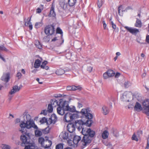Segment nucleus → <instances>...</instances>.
I'll use <instances>...</instances> for the list:
<instances>
[{"mask_svg":"<svg viewBox=\"0 0 149 149\" xmlns=\"http://www.w3.org/2000/svg\"><path fill=\"white\" fill-rule=\"evenodd\" d=\"M81 132L84 136L81 141L84 142L83 145L84 146L90 143L95 135V132L90 128H83Z\"/></svg>","mask_w":149,"mask_h":149,"instance_id":"1","label":"nucleus"},{"mask_svg":"<svg viewBox=\"0 0 149 149\" xmlns=\"http://www.w3.org/2000/svg\"><path fill=\"white\" fill-rule=\"evenodd\" d=\"M81 114L82 115L84 118L86 120L85 122L84 121V126H86L90 127L91 126L93 123L92 119L93 115L91 113V112L89 108L84 109H81Z\"/></svg>","mask_w":149,"mask_h":149,"instance_id":"2","label":"nucleus"},{"mask_svg":"<svg viewBox=\"0 0 149 149\" xmlns=\"http://www.w3.org/2000/svg\"><path fill=\"white\" fill-rule=\"evenodd\" d=\"M20 126L21 128L20 131L22 133L26 135H27L28 133H27V130L26 128L30 129L33 127L35 129H38L37 126L35 125L34 122L33 120H31L26 121L24 119V120L21 122Z\"/></svg>","mask_w":149,"mask_h":149,"instance_id":"3","label":"nucleus"},{"mask_svg":"<svg viewBox=\"0 0 149 149\" xmlns=\"http://www.w3.org/2000/svg\"><path fill=\"white\" fill-rule=\"evenodd\" d=\"M64 101L63 99H60L58 107L57 108V112L59 114L63 115L66 113Z\"/></svg>","mask_w":149,"mask_h":149,"instance_id":"4","label":"nucleus"},{"mask_svg":"<svg viewBox=\"0 0 149 149\" xmlns=\"http://www.w3.org/2000/svg\"><path fill=\"white\" fill-rule=\"evenodd\" d=\"M55 28L54 26L52 24L47 25L45 28L44 32L48 36L53 35L55 33Z\"/></svg>","mask_w":149,"mask_h":149,"instance_id":"5","label":"nucleus"},{"mask_svg":"<svg viewBox=\"0 0 149 149\" xmlns=\"http://www.w3.org/2000/svg\"><path fill=\"white\" fill-rule=\"evenodd\" d=\"M73 123L79 131H80L81 130L82 131L83 128H85L84 127V121L82 120H77Z\"/></svg>","mask_w":149,"mask_h":149,"instance_id":"6","label":"nucleus"},{"mask_svg":"<svg viewBox=\"0 0 149 149\" xmlns=\"http://www.w3.org/2000/svg\"><path fill=\"white\" fill-rule=\"evenodd\" d=\"M144 107V112L148 116H149V100H144L143 103Z\"/></svg>","mask_w":149,"mask_h":149,"instance_id":"7","label":"nucleus"},{"mask_svg":"<svg viewBox=\"0 0 149 149\" xmlns=\"http://www.w3.org/2000/svg\"><path fill=\"white\" fill-rule=\"evenodd\" d=\"M63 118V120L66 122H69L74 119L73 117L75 115V114H72L70 113L67 112L65 113Z\"/></svg>","mask_w":149,"mask_h":149,"instance_id":"8","label":"nucleus"},{"mask_svg":"<svg viewBox=\"0 0 149 149\" xmlns=\"http://www.w3.org/2000/svg\"><path fill=\"white\" fill-rule=\"evenodd\" d=\"M65 108L64 109H65L66 111L67 112H74L76 111V109L75 107L73 106H69L68 103V101H64Z\"/></svg>","mask_w":149,"mask_h":149,"instance_id":"9","label":"nucleus"},{"mask_svg":"<svg viewBox=\"0 0 149 149\" xmlns=\"http://www.w3.org/2000/svg\"><path fill=\"white\" fill-rule=\"evenodd\" d=\"M60 5L63 10H69L70 6L68 3L66 2L65 0H62L59 2Z\"/></svg>","mask_w":149,"mask_h":149,"instance_id":"10","label":"nucleus"},{"mask_svg":"<svg viewBox=\"0 0 149 149\" xmlns=\"http://www.w3.org/2000/svg\"><path fill=\"white\" fill-rule=\"evenodd\" d=\"M115 73L112 70H109L103 74L104 78L106 79L109 77H111L115 75Z\"/></svg>","mask_w":149,"mask_h":149,"instance_id":"11","label":"nucleus"},{"mask_svg":"<svg viewBox=\"0 0 149 149\" xmlns=\"http://www.w3.org/2000/svg\"><path fill=\"white\" fill-rule=\"evenodd\" d=\"M10 79V74L9 73H3L1 78V79L6 83L8 82Z\"/></svg>","mask_w":149,"mask_h":149,"instance_id":"12","label":"nucleus"},{"mask_svg":"<svg viewBox=\"0 0 149 149\" xmlns=\"http://www.w3.org/2000/svg\"><path fill=\"white\" fill-rule=\"evenodd\" d=\"M75 126L73 123L68 124L67 126V130L70 133L74 132L75 130Z\"/></svg>","mask_w":149,"mask_h":149,"instance_id":"13","label":"nucleus"},{"mask_svg":"<svg viewBox=\"0 0 149 149\" xmlns=\"http://www.w3.org/2000/svg\"><path fill=\"white\" fill-rule=\"evenodd\" d=\"M124 28L132 34L137 33L139 32V29H133L127 26H125Z\"/></svg>","mask_w":149,"mask_h":149,"instance_id":"14","label":"nucleus"},{"mask_svg":"<svg viewBox=\"0 0 149 149\" xmlns=\"http://www.w3.org/2000/svg\"><path fill=\"white\" fill-rule=\"evenodd\" d=\"M20 139L22 142L21 144L22 146H24L26 144H28L29 142L27 141V137L25 135H22L20 136Z\"/></svg>","mask_w":149,"mask_h":149,"instance_id":"15","label":"nucleus"},{"mask_svg":"<svg viewBox=\"0 0 149 149\" xmlns=\"http://www.w3.org/2000/svg\"><path fill=\"white\" fill-rule=\"evenodd\" d=\"M67 90L68 91H75L77 90H81V87L80 86H76L72 85V86H68L67 87Z\"/></svg>","mask_w":149,"mask_h":149,"instance_id":"16","label":"nucleus"},{"mask_svg":"<svg viewBox=\"0 0 149 149\" xmlns=\"http://www.w3.org/2000/svg\"><path fill=\"white\" fill-rule=\"evenodd\" d=\"M129 95L127 92H125L123 93L121 97L122 100L125 102H129Z\"/></svg>","mask_w":149,"mask_h":149,"instance_id":"17","label":"nucleus"},{"mask_svg":"<svg viewBox=\"0 0 149 149\" xmlns=\"http://www.w3.org/2000/svg\"><path fill=\"white\" fill-rule=\"evenodd\" d=\"M49 17H54L56 18V14L54 11V6L53 5H52L50 8V13L48 15Z\"/></svg>","mask_w":149,"mask_h":149,"instance_id":"18","label":"nucleus"},{"mask_svg":"<svg viewBox=\"0 0 149 149\" xmlns=\"http://www.w3.org/2000/svg\"><path fill=\"white\" fill-rule=\"evenodd\" d=\"M104 130L103 131V139H107L109 135V131H108V128L107 127H105Z\"/></svg>","mask_w":149,"mask_h":149,"instance_id":"19","label":"nucleus"},{"mask_svg":"<svg viewBox=\"0 0 149 149\" xmlns=\"http://www.w3.org/2000/svg\"><path fill=\"white\" fill-rule=\"evenodd\" d=\"M20 89V88L18 86L15 85L13 87L12 89L9 92V94L12 95L15 93V92L18 91Z\"/></svg>","mask_w":149,"mask_h":149,"instance_id":"20","label":"nucleus"},{"mask_svg":"<svg viewBox=\"0 0 149 149\" xmlns=\"http://www.w3.org/2000/svg\"><path fill=\"white\" fill-rule=\"evenodd\" d=\"M52 144V142L51 141L49 140H46L42 147L45 148H49Z\"/></svg>","mask_w":149,"mask_h":149,"instance_id":"21","label":"nucleus"},{"mask_svg":"<svg viewBox=\"0 0 149 149\" xmlns=\"http://www.w3.org/2000/svg\"><path fill=\"white\" fill-rule=\"evenodd\" d=\"M59 137L64 140H67L68 138V134L65 132H62L60 135Z\"/></svg>","mask_w":149,"mask_h":149,"instance_id":"22","label":"nucleus"},{"mask_svg":"<svg viewBox=\"0 0 149 149\" xmlns=\"http://www.w3.org/2000/svg\"><path fill=\"white\" fill-rule=\"evenodd\" d=\"M125 9H124V7L122 5L118 7V13L120 16H123V12L125 11Z\"/></svg>","mask_w":149,"mask_h":149,"instance_id":"23","label":"nucleus"},{"mask_svg":"<svg viewBox=\"0 0 149 149\" xmlns=\"http://www.w3.org/2000/svg\"><path fill=\"white\" fill-rule=\"evenodd\" d=\"M135 110L140 111L142 110V107L141 104L138 102H136L134 107Z\"/></svg>","mask_w":149,"mask_h":149,"instance_id":"24","label":"nucleus"},{"mask_svg":"<svg viewBox=\"0 0 149 149\" xmlns=\"http://www.w3.org/2000/svg\"><path fill=\"white\" fill-rule=\"evenodd\" d=\"M81 139V137L78 136H75L73 139V142L75 145H77L79 141H80Z\"/></svg>","mask_w":149,"mask_h":149,"instance_id":"25","label":"nucleus"},{"mask_svg":"<svg viewBox=\"0 0 149 149\" xmlns=\"http://www.w3.org/2000/svg\"><path fill=\"white\" fill-rule=\"evenodd\" d=\"M51 103L52 105L54 107H56L57 106L58 107L59 104V100L58 101L55 99H52L51 101Z\"/></svg>","mask_w":149,"mask_h":149,"instance_id":"26","label":"nucleus"},{"mask_svg":"<svg viewBox=\"0 0 149 149\" xmlns=\"http://www.w3.org/2000/svg\"><path fill=\"white\" fill-rule=\"evenodd\" d=\"M47 63V61H44L42 63V65H40V67L42 69L48 70L49 67L47 66L46 65Z\"/></svg>","mask_w":149,"mask_h":149,"instance_id":"27","label":"nucleus"},{"mask_svg":"<svg viewBox=\"0 0 149 149\" xmlns=\"http://www.w3.org/2000/svg\"><path fill=\"white\" fill-rule=\"evenodd\" d=\"M41 61L40 60L36 59L34 64V67L35 68H38L40 66Z\"/></svg>","mask_w":149,"mask_h":149,"instance_id":"28","label":"nucleus"},{"mask_svg":"<svg viewBox=\"0 0 149 149\" xmlns=\"http://www.w3.org/2000/svg\"><path fill=\"white\" fill-rule=\"evenodd\" d=\"M134 26L139 28L141 27L142 26V23L141 21L138 19H136Z\"/></svg>","mask_w":149,"mask_h":149,"instance_id":"29","label":"nucleus"},{"mask_svg":"<svg viewBox=\"0 0 149 149\" xmlns=\"http://www.w3.org/2000/svg\"><path fill=\"white\" fill-rule=\"evenodd\" d=\"M35 45L37 48L39 49H41L42 48V45L38 40L35 41Z\"/></svg>","mask_w":149,"mask_h":149,"instance_id":"30","label":"nucleus"},{"mask_svg":"<svg viewBox=\"0 0 149 149\" xmlns=\"http://www.w3.org/2000/svg\"><path fill=\"white\" fill-rule=\"evenodd\" d=\"M77 0H68V3L70 7H73L76 4Z\"/></svg>","mask_w":149,"mask_h":149,"instance_id":"31","label":"nucleus"},{"mask_svg":"<svg viewBox=\"0 0 149 149\" xmlns=\"http://www.w3.org/2000/svg\"><path fill=\"white\" fill-rule=\"evenodd\" d=\"M65 73V70L62 69L60 68L57 70L56 72V73L58 75H61Z\"/></svg>","mask_w":149,"mask_h":149,"instance_id":"32","label":"nucleus"},{"mask_svg":"<svg viewBox=\"0 0 149 149\" xmlns=\"http://www.w3.org/2000/svg\"><path fill=\"white\" fill-rule=\"evenodd\" d=\"M109 111V109L106 106L103 107V114L106 115L108 114Z\"/></svg>","mask_w":149,"mask_h":149,"instance_id":"33","label":"nucleus"},{"mask_svg":"<svg viewBox=\"0 0 149 149\" xmlns=\"http://www.w3.org/2000/svg\"><path fill=\"white\" fill-rule=\"evenodd\" d=\"M0 147L2 149H10L11 148V147L10 146L5 144H1Z\"/></svg>","mask_w":149,"mask_h":149,"instance_id":"34","label":"nucleus"},{"mask_svg":"<svg viewBox=\"0 0 149 149\" xmlns=\"http://www.w3.org/2000/svg\"><path fill=\"white\" fill-rule=\"evenodd\" d=\"M43 24V23L42 21H41L40 22H36L35 24V26L36 28H38L42 26Z\"/></svg>","mask_w":149,"mask_h":149,"instance_id":"35","label":"nucleus"},{"mask_svg":"<svg viewBox=\"0 0 149 149\" xmlns=\"http://www.w3.org/2000/svg\"><path fill=\"white\" fill-rule=\"evenodd\" d=\"M51 118L52 119L53 122H54V124H55L57 120V118L56 116L54 113L52 114L51 116Z\"/></svg>","mask_w":149,"mask_h":149,"instance_id":"36","label":"nucleus"},{"mask_svg":"<svg viewBox=\"0 0 149 149\" xmlns=\"http://www.w3.org/2000/svg\"><path fill=\"white\" fill-rule=\"evenodd\" d=\"M56 33L61 35V37L62 38L63 36V32L62 30L59 27H58L56 29Z\"/></svg>","mask_w":149,"mask_h":149,"instance_id":"37","label":"nucleus"},{"mask_svg":"<svg viewBox=\"0 0 149 149\" xmlns=\"http://www.w3.org/2000/svg\"><path fill=\"white\" fill-rule=\"evenodd\" d=\"M45 141L46 140H45L42 137H39L38 139L39 143L41 144L42 146L44 144Z\"/></svg>","mask_w":149,"mask_h":149,"instance_id":"38","label":"nucleus"},{"mask_svg":"<svg viewBox=\"0 0 149 149\" xmlns=\"http://www.w3.org/2000/svg\"><path fill=\"white\" fill-rule=\"evenodd\" d=\"M49 113H51L53 110V107L51 104H49L48 106L47 110Z\"/></svg>","mask_w":149,"mask_h":149,"instance_id":"39","label":"nucleus"},{"mask_svg":"<svg viewBox=\"0 0 149 149\" xmlns=\"http://www.w3.org/2000/svg\"><path fill=\"white\" fill-rule=\"evenodd\" d=\"M35 133L36 136V137L40 136L42 134V133L40 131L38 130H36L35 131Z\"/></svg>","mask_w":149,"mask_h":149,"instance_id":"40","label":"nucleus"},{"mask_svg":"<svg viewBox=\"0 0 149 149\" xmlns=\"http://www.w3.org/2000/svg\"><path fill=\"white\" fill-rule=\"evenodd\" d=\"M25 115L26 116H24V119H25L26 121L32 120L31 119V117L30 115L25 114Z\"/></svg>","mask_w":149,"mask_h":149,"instance_id":"41","label":"nucleus"},{"mask_svg":"<svg viewBox=\"0 0 149 149\" xmlns=\"http://www.w3.org/2000/svg\"><path fill=\"white\" fill-rule=\"evenodd\" d=\"M50 129L49 127H47L42 130V132L45 134H47L49 132Z\"/></svg>","mask_w":149,"mask_h":149,"instance_id":"42","label":"nucleus"},{"mask_svg":"<svg viewBox=\"0 0 149 149\" xmlns=\"http://www.w3.org/2000/svg\"><path fill=\"white\" fill-rule=\"evenodd\" d=\"M132 140H134L136 141H139V139L135 134H133L132 137Z\"/></svg>","mask_w":149,"mask_h":149,"instance_id":"43","label":"nucleus"},{"mask_svg":"<svg viewBox=\"0 0 149 149\" xmlns=\"http://www.w3.org/2000/svg\"><path fill=\"white\" fill-rule=\"evenodd\" d=\"M26 21H25L24 25L25 26H28L30 24V23H31L30 22L31 18L29 19V18L27 19Z\"/></svg>","mask_w":149,"mask_h":149,"instance_id":"44","label":"nucleus"},{"mask_svg":"<svg viewBox=\"0 0 149 149\" xmlns=\"http://www.w3.org/2000/svg\"><path fill=\"white\" fill-rule=\"evenodd\" d=\"M35 147L33 145L25 146L24 149H34Z\"/></svg>","mask_w":149,"mask_h":149,"instance_id":"45","label":"nucleus"},{"mask_svg":"<svg viewBox=\"0 0 149 149\" xmlns=\"http://www.w3.org/2000/svg\"><path fill=\"white\" fill-rule=\"evenodd\" d=\"M97 6L99 8H100L102 5V0H98Z\"/></svg>","mask_w":149,"mask_h":149,"instance_id":"46","label":"nucleus"},{"mask_svg":"<svg viewBox=\"0 0 149 149\" xmlns=\"http://www.w3.org/2000/svg\"><path fill=\"white\" fill-rule=\"evenodd\" d=\"M47 125H50L51 124H54V122L52 121V119L50 118H49L48 120L47 119Z\"/></svg>","mask_w":149,"mask_h":149,"instance_id":"47","label":"nucleus"},{"mask_svg":"<svg viewBox=\"0 0 149 149\" xmlns=\"http://www.w3.org/2000/svg\"><path fill=\"white\" fill-rule=\"evenodd\" d=\"M47 119L45 117L42 118L40 120V122L42 123H47Z\"/></svg>","mask_w":149,"mask_h":149,"instance_id":"48","label":"nucleus"},{"mask_svg":"<svg viewBox=\"0 0 149 149\" xmlns=\"http://www.w3.org/2000/svg\"><path fill=\"white\" fill-rule=\"evenodd\" d=\"M0 50L8 52V50L3 45L0 46Z\"/></svg>","mask_w":149,"mask_h":149,"instance_id":"49","label":"nucleus"},{"mask_svg":"<svg viewBox=\"0 0 149 149\" xmlns=\"http://www.w3.org/2000/svg\"><path fill=\"white\" fill-rule=\"evenodd\" d=\"M22 76V75L21 73L18 72L17 73L16 76V77L18 78V79H20L21 78Z\"/></svg>","mask_w":149,"mask_h":149,"instance_id":"50","label":"nucleus"},{"mask_svg":"<svg viewBox=\"0 0 149 149\" xmlns=\"http://www.w3.org/2000/svg\"><path fill=\"white\" fill-rule=\"evenodd\" d=\"M105 140H103V143L107 146H110L111 145V144L110 143L108 142L107 140L105 142Z\"/></svg>","mask_w":149,"mask_h":149,"instance_id":"51","label":"nucleus"},{"mask_svg":"<svg viewBox=\"0 0 149 149\" xmlns=\"http://www.w3.org/2000/svg\"><path fill=\"white\" fill-rule=\"evenodd\" d=\"M48 112L47 110H42L40 113V114H43L44 115H46L47 114V113Z\"/></svg>","mask_w":149,"mask_h":149,"instance_id":"52","label":"nucleus"},{"mask_svg":"<svg viewBox=\"0 0 149 149\" xmlns=\"http://www.w3.org/2000/svg\"><path fill=\"white\" fill-rule=\"evenodd\" d=\"M93 68L91 66H89L87 67V70L89 72H91L93 70Z\"/></svg>","mask_w":149,"mask_h":149,"instance_id":"53","label":"nucleus"},{"mask_svg":"<svg viewBox=\"0 0 149 149\" xmlns=\"http://www.w3.org/2000/svg\"><path fill=\"white\" fill-rule=\"evenodd\" d=\"M111 24L112 25V27L114 29H116V26L115 24H114L113 22L111 21Z\"/></svg>","mask_w":149,"mask_h":149,"instance_id":"54","label":"nucleus"},{"mask_svg":"<svg viewBox=\"0 0 149 149\" xmlns=\"http://www.w3.org/2000/svg\"><path fill=\"white\" fill-rule=\"evenodd\" d=\"M146 41L147 43L149 44V35L146 36Z\"/></svg>","mask_w":149,"mask_h":149,"instance_id":"55","label":"nucleus"},{"mask_svg":"<svg viewBox=\"0 0 149 149\" xmlns=\"http://www.w3.org/2000/svg\"><path fill=\"white\" fill-rule=\"evenodd\" d=\"M125 9L126 11H127V10H132L133 8H132V7H131L128 6Z\"/></svg>","mask_w":149,"mask_h":149,"instance_id":"56","label":"nucleus"},{"mask_svg":"<svg viewBox=\"0 0 149 149\" xmlns=\"http://www.w3.org/2000/svg\"><path fill=\"white\" fill-rule=\"evenodd\" d=\"M120 75V74L119 72H117L115 75V77L116 78L118 77Z\"/></svg>","mask_w":149,"mask_h":149,"instance_id":"57","label":"nucleus"},{"mask_svg":"<svg viewBox=\"0 0 149 149\" xmlns=\"http://www.w3.org/2000/svg\"><path fill=\"white\" fill-rule=\"evenodd\" d=\"M29 28L30 30H32V29L33 26L32 24V23H30V24H29Z\"/></svg>","mask_w":149,"mask_h":149,"instance_id":"58","label":"nucleus"},{"mask_svg":"<svg viewBox=\"0 0 149 149\" xmlns=\"http://www.w3.org/2000/svg\"><path fill=\"white\" fill-rule=\"evenodd\" d=\"M37 12L38 13H40L41 12V9L39 8L37 9Z\"/></svg>","mask_w":149,"mask_h":149,"instance_id":"59","label":"nucleus"},{"mask_svg":"<svg viewBox=\"0 0 149 149\" xmlns=\"http://www.w3.org/2000/svg\"><path fill=\"white\" fill-rule=\"evenodd\" d=\"M145 149H149V143L148 141L147 142V145Z\"/></svg>","mask_w":149,"mask_h":149,"instance_id":"60","label":"nucleus"},{"mask_svg":"<svg viewBox=\"0 0 149 149\" xmlns=\"http://www.w3.org/2000/svg\"><path fill=\"white\" fill-rule=\"evenodd\" d=\"M36 80L39 82V84H42V82H40V79L39 78H37Z\"/></svg>","mask_w":149,"mask_h":149,"instance_id":"61","label":"nucleus"},{"mask_svg":"<svg viewBox=\"0 0 149 149\" xmlns=\"http://www.w3.org/2000/svg\"><path fill=\"white\" fill-rule=\"evenodd\" d=\"M116 56H117L118 57V56H119L121 55V54L120 52H117L116 53Z\"/></svg>","mask_w":149,"mask_h":149,"instance_id":"62","label":"nucleus"},{"mask_svg":"<svg viewBox=\"0 0 149 149\" xmlns=\"http://www.w3.org/2000/svg\"><path fill=\"white\" fill-rule=\"evenodd\" d=\"M103 26L104 27V29H106V24L105 23V22L104 21H103Z\"/></svg>","mask_w":149,"mask_h":149,"instance_id":"63","label":"nucleus"},{"mask_svg":"<svg viewBox=\"0 0 149 149\" xmlns=\"http://www.w3.org/2000/svg\"><path fill=\"white\" fill-rule=\"evenodd\" d=\"M21 72L23 74H25V72L24 69H22L21 70Z\"/></svg>","mask_w":149,"mask_h":149,"instance_id":"64","label":"nucleus"}]
</instances>
